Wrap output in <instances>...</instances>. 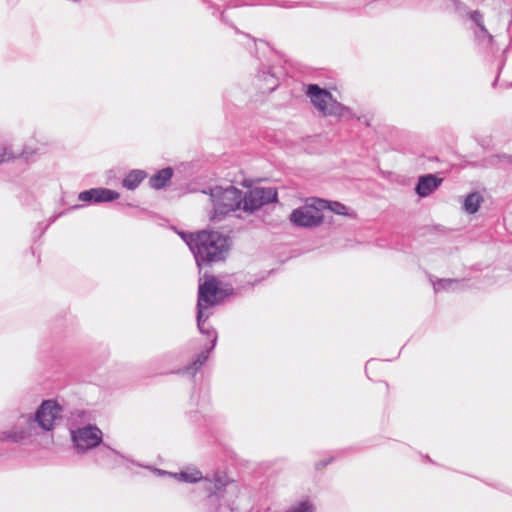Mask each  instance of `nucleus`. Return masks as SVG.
<instances>
[{"label": "nucleus", "instance_id": "obj_1", "mask_svg": "<svg viewBox=\"0 0 512 512\" xmlns=\"http://www.w3.org/2000/svg\"><path fill=\"white\" fill-rule=\"evenodd\" d=\"M173 478L185 483L201 482V488L205 492L203 499L205 512H235L240 487L238 482L226 472L216 471L203 477L200 470L192 469L176 472Z\"/></svg>", "mask_w": 512, "mask_h": 512}, {"label": "nucleus", "instance_id": "obj_2", "mask_svg": "<svg viewBox=\"0 0 512 512\" xmlns=\"http://www.w3.org/2000/svg\"><path fill=\"white\" fill-rule=\"evenodd\" d=\"M62 407L54 400H45L35 415H22L9 431L0 432V441L20 442L38 435V429L51 431L61 419Z\"/></svg>", "mask_w": 512, "mask_h": 512}, {"label": "nucleus", "instance_id": "obj_3", "mask_svg": "<svg viewBox=\"0 0 512 512\" xmlns=\"http://www.w3.org/2000/svg\"><path fill=\"white\" fill-rule=\"evenodd\" d=\"M181 237L192 252L200 272L215 263L224 261L228 255L230 239L218 231L183 232Z\"/></svg>", "mask_w": 512, "mask_h": 512}, {"label": "nucleus", "instance_id": "obj_4", "mask_svg": "<svg viewBox=\"0 0 512 512\" xmlns=\"http://www.w3.org/2000/svg\"><path fill=\"white\" fill-rule=\"evenodd\" d=\"M235 294L234 288L229 284H223L214 275L205 272L203 281L200 280L197 295V310L199 322L202 320L203 311L221 304L227 297Z\"/></svg>", "mask_w": 512, "mask_h": 512}, {"label": "nucleus", "instance_id": "obj_5", "mask_svg": "<svg viewBox=\"0 0 512 512\" xmlns=\"http://www.w3.org/2000/svg\"><path fill=\"white\" fill-rule=\"evenodd\" d=\"M202 193L208 194L213 203L212 221H221L229 213L242 209L244 204L243 191L229 185L225 188L215 186L203 190Z\"/></svg>", "mask_w": 512, "mask_h": 512}, {"label": "nucleus", "instance_id": "obj_6", "mask_svg": "<svg viewBox=\"0 0 512 512\" xmlns=\"http://www.w3.org/2000/svg\"><path fill=\"white\" fill-rule=\"evenodd\" d=\"M208 318L209 314H206L205 311H203L201 322H199L198 314L196 315L198 329L201 334L206 335L209 342L205 344L201 351L195 355L192 362L182 370H179L178 373L190 374L192 377H194L195 374L206 363L210 353L215 349L218 340V334L216 330L207 323Z\"/></svg>", "mask_w": 512, "mask_h": 512}, {"label": "nucleus", "instance_id": "obj_7", "mask_svg": "<svg viewBox=\"0 0 512 512\" xmlns=\"http://www.w3.org/2000/svg\"><path fill=\"white\" fill-rule=\"evenodd\" d=\"M306 94L311 103L325 116H344L350 113L348 107L337 102L329 91L320 88L317 84H309Z\"/></svg>", "mask_w": 512, "mask_h": 512}, {"label": "nucleus", "instance_id": "obj_8", "mask_svg": "<svg viewBox=\"0 0 512 512\" xmlns=\"http://www.w3.org/2000/svg\"><path fill=\"white\" fill-rule=\"evenodd\" d=\"M244 204L242 210L254 213L263 206L278 201V193L273 187H254L243 193Z\"/></svg>", "mask_w": 512, "mask_h": 512}, {"label": "nucleus", "instance_id": "obj_9", "mask_svg": "<svg viewBox=\"0 0 512 512\" xmlns=\"http://www.w3.org/2000/svg\"><path fill=\"white\" fill-rule=\"evenodd\" d=\"M289 219L296 227L312 228L323 223L324 215L319 204L315 203V199H313V204L294 209Z\"/></svg>", "mask_w": 512, "mask_h": 512}, {"label": "nucleus", "instance_id": "obj_10", "mask_svg": "<svg viewBox=\"0 0 512 512\" xmlns=\"http://www.w3.org/2000/svg\"><path fill=\"white\" fill-rule=\"evenodd\" d=\"M70 434L74 448L78 453L96 447V426L89 424L77 429L71 428Z\"/></svg>", "mask_w": 512, "mask_h": 512}, {"label": "nucleus", "instance_id": "obj_11", "mask_svg": "<svg viewBox=\"0 0 512 512\" xmlns=\"http://www.w3.org/2000/svg\"><path fill=\"white\" fill-rule=\"evenodd\" d=\"M123 459L124 456L104 443L103 433L98 428V461L108 468H114L119 466Z\"/></svg>", "mask_w": 512, "mask_h": 512}, {"label": "nucleus", "instance_id": "obj_12", "mask_svg": "<svg viewBox=\"0 0 512 512\" xmlns=\"http://www.w3.org/2000/svg\"><path fill=\"white\" fill-rule=\"evenodd\" d=\"M442 182L443 178L437 174L420 175L414 188L415 193L420 198H426L436 191Z\"/></svg>", "mask_w": 512, "mask_h": 512}, {"label": "nucleus", "instance_id": "obj_13", "mask_svg": "<svg viewBox=\"0 0 512 512\" xmlns=\"http://www.w3.org/2000/svg\"><path fill=\"white\" fill-rule=\"evenodd\" d=\"M187 415L191 422L197 425L199 433L201 434L212 433L218 423V419L215 416L202 413L199 410H191Z\"/></svg>", "mask_w": 512, "mask_h": 512}, {"label": "nucleus", "instance_id": "obj_14", "mask_svg": "<svg viewBox=\"0 0 512 512\" xmlns=\"http://www.w3.org/2000/svg\"><path fill=\"white\" fill-rule=\"evenodd\" d=\"M259 81L263 82L260 88L264 92H272L279 85V79L275 72H272V66L269 63H260L259 71L257 74Z\"/></svg>", "mask_w": 512, "mask_h": 512}, {"label": "nucleus", "instance_id": "obj_15", "mask_svg": "<svg viewBox=\"0 0 512 512\" xmlns=\"http://www.w3.org/2000/svg\"><path fill=\"white\" fill-rule=\"evenodd\" d=\"M173 169L171 167L163 168L157 171L149 178V186L155 190L165 188L173 177Z\"/></svg>", "mask_w": 512, "mask_h": 512}, {"label": "nucleus", "instance_id": "obj_16", "mask_svg": "<svg viewBox=\"0 0 512 512\" xmlns=\"http://www.w3.org/2000/svg\"><path fill=\"white\" fill-rule=\"evenodd\" d=\"M147 177V172L141 169L130 170L122 180V186L127 190H135Z\"/></svg>", "mask_w": 512, "mask_h": 512}, {"label": "nucleus", "instance_id": "obj_17", "mask_svg": "<svg viewBox=\"0 0 512 512\" xmlns=\"http://www.w3.org/2000/svg\"><path fill=\"white\" fill-rule=\"evenodd\" d=\"M465 287V280L441 278L433 282V288L436 293L440 291H455Z\"/></svg>", "mask_w": 512, "mask_h": 512}, {"label": "nucleus", "instance_id": "obj_18", "mask_svg": "<svg viewBox=\"0 0 512 512\" xmlns=\"http://www.w3.org/2000/svg\"><path fill=\"white\" fill-rule=\"evenodd\" d=\"M470 19L474 22L477 29L474 31L475 37L477 40H480V34H485L487 36V43H493V35L489 33L487 28L484 25V17L483 14L479 11H473L469 14Z\"/></svg>", "mask_w": 512, "mask_h": 512}, {"label": "nucleus", "instance_id": "obj_19", "mask_svg": "<svg viewBox=\"0 0 512 512\" xmlns=\"http://www.w3.org/2000/svg\"><path fill=\"white\" fill-rule=\"evenodd\" d=\"M315 203L319 204L321 211L329 209L337 215L349 216L348 207L337 201H327L323 199H315Z\"/></svg>", "mask_w": 512, "mask_h": 512}, {"label": "nucleus", "instance_id": "obj_20", "mask_svg": "<svg viewBox=\"0 0 512 512\" xmlns=\"http://www.w3.org/2000/svg\"><path fill=\"white\" fill-rule=\"evenodd\" d=\"M482 202L483 197L480 193L471 192L464 199L463 209L469 214H475L479 210Z\"/></svg>", "mask_w": 512, "mask_h": 512}, {"label": "nucleus", "instance_id": "obj_21", "mask_svg": "<svg viewBox=\"0 0 512 512\" xmlns=\"http://www.w3.org/2000/svg\"><path fill=\"white\" fill-rule=\"evenodd\" d=\"M285 512H315V506L309 498L292 504Z\"/></svg>", "mask_w": 512, "mask_h": 512}, {"label": "nucleus", "instance_id": "obj_22", "mask_svg": "<svg viewBox=\"0 0 512 512\" xmlns=\"http://www.w3.org/2000/svg\"><path fill=\"white\" fill-rule=\"evenodd\" d=\"M120 194L112 189L98 188V203L113 202L119 199Z\"/></svg>", "mask_w": 512, "mask_h": 512}, {"label": "nucleus", "instance_id": "obj_23", "mask_svg": "<svg viewBox=\"0 0 512 512\" xmlns=\"http://www.w3.org/2000/svg\"><path fill=\"white\" fill-rule=\"evenodd\" d=\"M78 200L82 202L96 201V188H91L79 193Z\"/></svg>", "mask_w": 512, "mask_h": 512}, {"label": "nucleus", "instance_id": "obj_24", "mask_svg": "<svg viewBox=\"0 0 512 512\" xmlns=\"http://www.w3.org/2000/svg\"><path fill=\"white\" fill-rule=\"evenodd\" d=\"M335 459H336L335 456H330V457H328L326 459H322V460L317 461L315 463V465H314L315 470H317V471L322 470L323 468H325L326 466L331 464Z\"/></svg>", "mask_w": 512, "mask_h": 512}, {"label": "nucleus", "instance_id": "obj_25", "mask_svg": "<svg viewBox=\"0 0 512 512\" xmlns=\"http://www.w3.org/2000/svg\"><path fill=\"white\" fill-rule=\"evenodd\" d=\"M0 160H15L16 156L6 147L0 149Z\"/></svg>", "mask_w": 512, "mask_h": 512}, {"label": "nucleus", "instance_id": "obj_26", "mask_svg": "<svg viewBox=\"0 0 512 512\" xmlns=\"http://www.w3.org/2000/svg\"><path fill=\"white\" fill-rule=\"evenodd\" d=\"M153 472L158 475V476H170V477H173V472H168V471H165V470H162V469H158V468H154L153 469Z\"/></svg>", "mask_w": 512, "mask_h": 512}, {"label": "nucleus", "instance_id": "obj_27", "mask_svg": "<svg viewBox=\"0 0 512 512\" xmlns=\"http://www.w3.org/2000/svg\"><path fill=\"white\" fill-rule=\"evenodd\" d=\"M116 206L119 208V209H122L124 207H134V205L132 203H129V202H125V201H119L117 202Z\"/></svg>", "mask_w": 512, "mask_h": 512}, {"label": "nucleus", "instance_id": "obj_28", "mask_svg": "<svg viewBox=\"0 0 512 512\" xmlns=\"http://www.w3.org/2000/svg\"><path fill=\"white\" fill-rule=\"evenodd\" d=\"M479 43L485 44L486 46H489L490 44L487 43V36L485 34H480V40H477Z\"/></svg>", "mask_w": 512, "mask_h": 512}, {"label": "nucleus", "instance_id": "obj_29", "mask_svg": "<svg viewBox=\"0 0 512 512\" xmlns=\"http://www.w3.org/2000/svg\"><path fill=\"white\" fill-rule=\"evenodd\" d=\"M262 280H263V278H262V279H256V280H254V281L248 282V285H249V286H250V288L252 289V288H254L257 284H259Z\"/></svg>", "mask_w": 512, "mask_h": 512}, {"label": "nucleus", "instance_id": "obj_30", "mask_svg": "<svg viewBox=\"0 0 512 512\" xmlns=\"http://www.w3.org/2000/svg\"><path fill=\"white\" fill-rule=\"evenodd\" d=\"M261 43L264 46L265 50L269 51L270 54H273V52L271 51L269 45L266 42L261 41Z\"/></svg>", "mask_w": 512, "mask_h": 512}, {"label": "nucleus", "instance_id": "obj_31", "mask_svg": "<svg viewBox=\"0 0 512 512\" xmlns=\"http://www.w3.org/2000/svg\"><path fill=\"white\" fill-rule=\"evenodd\" d=\"M371 362H372V360L367 361L366 366H365V370H366V371H367V369H368V365H370V364H371Z\"/></svg>", "mask_w": 512, "mask_h": 512}, {"label": "nucleus", "instance_id": "obj_32", "mask_svg": "<svg viewBox=\"0 0 512 512\" xmlns=\"http://www.w3.org/2000/svg\"><path fill=\"white\" fill-rule=\"evenodd\" d=\"M79 207H80V205H74L72 208L75 209V208H79Z\"/></svg>", "mask_w": 512, "mask_h": 512}, {"label": "nucleus", "instance_id": "obj_33", "mask_svg": "<svg viewBox=\"0 0 512 512\" xmlns=\"http://www.w3.org/2000/svg\"><path fill=\"white\" fill-rule=\"evenodd\" d=\"M496 83H497V79L493 82V84H492L493 87L496 85Z\"/></svg>", "mask_w": 512, "mask_h": 512}, {"label": "nucleus", "instance_id": "obj_34", "mask_svg": "<svg viewBox=\"0 0 512 512\" xmlns=\"http://www.w3.org/2000/svg\"><path fill=\"white\" fill-rule=\"evenodd\" d=\"M280 6H281L282 8H285V7H287V6H286V5H284V4H280Z\"/></svg>", "mask_w": 512, "mask_h": 512}, {"label": "nucleus", "instance_id": "obj_35", "mask_svg": "<svg viewBox=\"0 0 512 512\" xmlns=\"http://www.w3.org/2000/svg\"><path fill=\"white\" fill-rule=\"evenodd\" d=\"M511 86H512V83H511Z\"/></svg>", "mask_w": 512, "mask_h": 512}]
</instances>
